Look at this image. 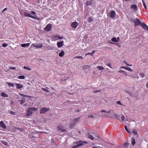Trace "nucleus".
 Instances as JSON below:
<instances>
[{
    "label": "nucleus",
    "instance_id": "f257e3e1",
    "mask_svg": "<svg viewBox=\"0 0 148 148\" xmlns=\"http://www.w3.org/2000/svg\"><path fill=\"white\" fill-rule=\"evenodd\" d=\"M38 108H29L27 110V115L28 116H30L34 112L37 111Z\"/></svg>",
    "mask_w": 148,
    "mask_h": 148
},
{
    "label": "nucleus",
    "instance_id": "f03ea898",
    "mask_svg": "<svg viewBox=\"0 0 148 148\" xmlns=\"http://www.w3.org/2000/svg\"><path fill=\"white\" fill-rule=\"evenodd\" d=\"M23 14L24 16H25L30 17L32 18L36 19L37 20H38L39 19V18L38 17H37L31 15L30 13L27 11L23 13Z\"/></svg>",
    "mask_w": 148,
    "mask_h": 148
},
{
    "label": "nucleus",
    "instance_id": "7ed1b4c3",
    "mask_svg": "<svg viewBox=\"0 0 148 148\" xmlns=\"http://www.w3.org/2000/svg\"><path fill=\"white\" fill-rule=\"evenodd\" d=\"M58 128L59 131H60L61 132H66L67 129H65L64 127L62 125H59L58 126Z\"/></svg>",
    "mask_w": 148,
    "mask_h": 148
},
{
    "label": "nucleus",
    "instance_id": "20e7f679",
    "mask_svg": "<svg viewBox=\"0 0 148 148\" xmlns=\"http://www.w3.org/2000/svg\"><path fill=\"white\" fill-rule=\"evenodd\" d=\"M76 143H78V144L77 145H76V146L77 147H79L83 145L84 143H88V142L85 141H78V142H76Z\"/></svg>",
    "mask_w": 148,
    "mask_h": 148
},
{
    "label": "nucleus",
    "instance_id": "39448f33",
    "mask_svg": "<svg viewBox=\"0 0 148 148\" xmlns=\"http://www.w3.org/2000/svg\"><path fill=\"white\" fill-rule=\"evenodd\" d=\"M49 110V108H47L45 107L42 108L40 110V113L41 114H44Z\"/></svg>",
    "mask_w": 148,
    "mask_h": 148
},
{
    "label": "nucleus",
    "instance_id": "423d86ee",
    "mask_svg": "<svg viewBox=\"0 0 148 148\" xmlns=\"http://www.w3.org/2000/svg\"><path fill=\"white\" fill-rule=\"evenodd\" d=\"M51 25L50 24H49L45 27V30L47 31H49L51 30Z\"/></svg>",
    "mask_w": 148,
    "mask_h": 148
},
{
    "label": "nucleus",
    "instance_id": "0eeeda50",
    "mask_svg": "<svg viewBox=\"0 0 148 148\" xmlns=\"http://www.w3.org/2000/svg\"><path fill=\"white\" fill-rule=\"evenodd\" d=\"M78 25V23L76 21L73 22L71 24V26L74 29H76Z\"/></svg>",
    "mask_w": 148,
    "mask_h": 148
},
{
    "label": "nucleus",
    "instance_id": "6e6552de",
    "mask_svg": "<svg viewBox=\"0 0 148 148\" xmlns=\"http://www.w3.org/2000/svg\"><path fill=\"white\" fill-rule=\"evenodd\" d=\"M135 25L136 26H138L139 24H140V21L138 18H136V20L134 21Z\"/></svg>",
    "mask_w": 148,
    "mask_h": 148
},
{
    "label": "nucleus",
    "instance_id": "1a4fd4ad",
    "mask_svg": "<svg viewBox=\"0 0 148 148\" xmlns=\"http://www.w3.org/2000/svg\"><path fill=\"white\" fill-rule=\"evenodd\" d=\"M142 27L145 29L148 30V26L144 23H141Z\"/></svg>",
    "mask_w": 148,
    "mask_h": 148
},
{
    "label": "nucleus",
    "instance_id": "9d476101",
    "mask_svg": "<svg viewBox=\"0 0 148 148\" xmlns=\"http://www.w3.org/2000/svg\"><path fill=\"white\" fill-rule=\"evenodd\" d=\"M15 84L16 88L18 89H20L23 87V85L20 84L16 83Z\"/></svg>",
    "mask_w": 148,
    "mask_h": 148
},
{
    "label": "nucleus",
    "instance_id": "9b49d317",
    "mask_svg": "<svg viewBox=\"0 0 148 148\" xmlns=\"http://www.w3.org/2000/svg\"><path fill=\"white\" fill-rule=\"evenodd\" d=\"M32 45L36 48H40L42 47V43H40L38 45L36 44L33 43L32 44Z\"/></svg>",
    "mask_w": 148,
    "mask_h": 148
},
{
    "label": "nucleus",
    "instance_id": "f8f14e48",
    "mask_svg": "<svg viewBox=\"0 0 148 148\" xmlns=\"http://www.w3.org/2000/svg\"><path fill=\"white\" fill-rule=\"evenodd\" d=\"M121 69H123L127 70L128 71L130 72H132L133 71V70L132 69L128 67L122 66L121 67Z\"/></svg>",
    "mask_w": 148,
    "mask_h": 148
},
{
    "label": "nucleus",
    "instance_id": "ddd939ff",
    "mask_svg": "<svg viewBox=\"0 0 148 148\" xmlns=\"http://www.w3.org/2000/svg\"><path fill=\"white\" fill-rule=\"evenodd\" d=\"M80 119V117L76 118L73 120L72 123L75 125L79 121Z\"/></svg>",
    "mask_w": 148,
    "mask_h": 148
},
{
    "label": "nucleus",
    "instance_id": "4468645a",
    "mask_svg": "<svg viewBox=\"0 0 148 148\" xmlns=\"http://www.w3.org/2000/svg\"><path fill=\"white\" fill-rule=\"evenodd\" d=\"M115 16V12L113 10H112L110 14V16L111 18H114Z\"/></svg>",
    "mask_w": 148,
    "mask_h": 148
},
{
    "label": "nucleus",
    "instance_id": "2eb2a0df",
    "mask_svg": "<svg viewBox=\"0 0 148 148\" xmlns=\"http://www.w3.org/2000/svg\"><path fill=\"white\" fill-rule=\"evenodd\" d=\"M131 8L134 9L135 11H137L138 9L137 6L135 4H133L131 6Z\"/></svg>",
    "mask_w": 148,
    "mask_h": 148
},
{
    "label": "nucleus",
    "instance_id": "dca6fc26",
    "mask_svg": "<svg viewBox=\"0 0 148 148\" xmlns=\"http://www.w3.org/2000/svg\"><path fill=\"white\" fill-rule=\"evenodd\" d=\"M63 42H64L63 41L60 42H58L57 44L58 47L59 48L63 46Z\"/></svg>",
    "mask_w": 148,
    "mask_h": 148
},
{
    "label": "nucleus",
    "instance_id": "f3484780",
    "mask_svg": "<svg viewBox=\"0 0 148 148\" xmlns=\"http://www.w3.org/2000/svg\"><path fill=\"white\" fill-rule=\"evenodd\" d=\"M10 130L14 132H15L17 131V128L14 127H10Z\"/></svg>",
    "mask_w": 148,
    "mask_h": 148
},
{
    "label": "nucleus",
    "instance_id": "a211bd4d",
    "mask_svg": "<svg viewBox=\"0 0 148 148\" xmlns=\"http://www.w3.org/2000/svg\"><path fill=\"white\" fill-rule=\"evenodd\" d=\"M0 126L4 129H5L6 127L5 125L4 124L2 121H1L0 122Z\"/></svg>",
    "mask_w": 148,
    "mask_h": 148
},
{
    "label": "nucleus",
    "instance_id": "6ab92c4d",
    "mask_svg": "<svg viewBox=\"0 0 148 148\" xmlns=\"http://www.w3.org/2000/svg\"><path fill=\"white\" fill-rule=\"evenodd\" d=\"M30 45L29 43H23L21 45V46L23 47H28Z\"/></svg>",
    "mask_w": 148,
    "mask_h": 148
},
{
    "label": "nucleus",
    "instance_id": "aec40b11",
    "mask_svg": "<svg viewBox=\"0 0 148 148\" xmlns=\"http://www.w3.org/2000/svg\"><path fill=\"white\" fill-rule=\"evenodd\" d=\"M113 116L114 117V118H115L116 119H118V120L120 118V117H121L119 115H118V114H114L113 115Z\"/></svg>",
    "mask_w": 148,
    "mask_h": 148
},
{
    "label": "nucleus",
    "instance_id": "412c9836",
    "mask_svg": "<svg viewBox=\"0 0 148 148\" xmlns=\"http://www.w3.org/2000/svg\"><path fill=\"white\" fill-rule=\"evenodd\" d=\"M64 51H62L59 53V55L60 57H62L64 55Z\"/></svg>",
    "mask_w": 148,
    "mask_h": 148
},
{
    "label": "nucleus",
    "instance_id": "4be33fe9",
    "mask_svg": "<svg viewBox=\"0 0 148 148\" xmlns=\"http://www.w3.org/2000/svg\"><path fill=\"white\" fill-rule=\"evenodd\" d=\"M1 96L3 97H8V95L6 93L3 92L1 94Z\"/></svg>",
    "mask_w": 148,
    "mask_h": 148
},
{
    "label": "nucleus",
    "instance_id": "5701e85b",
    "mask_svg": "<svg viewBox=\"0 0 148 148\" xmlns=\"http://www.w3.org/2000/svg\"><path fill=\"white\" fill-rule=\"evenodd\" d=\"M111 40L112 42H117L118 40H117L116 38L115 37H114L111 38Z\"/></svg>",
    "mask_w": 148,
    "mask_h": 148
},
{
    "label": "nucleus",
    "instance_id": "b1692460",
    "mask_svg": "<svg viewBox=\"0 0 148 148\" xmlns=\"http://www.w3.org/2000/svg\"><path fill=\"white\" fill-rule=\"evenodd\" d=\"M92 2L91 1H88L86 3V5H91L92 4Z\"/></svg>",
    "mask_w": 148,
    "mask_h": 148
},
{
    "label": "nucleus",
    "instance_id": "393cba45",
    "mask_svg": "<svg viewBox=\"0 0 148 148\" xmlns=\"http://www.w3.org/2000/svg\"><path fill=\"white\" fill-rule=\"evenodd\" d=\"M95 52V51L94 50L92 51L91 53H88L86 55V56L87 55L90 54L91 56H92L93 53Z\"/></svg>",
    "mask_w": 148,
    "mask_h": 148
},
{
    "label": "nucleus",
    "instance_id": "a878e982",
    "mask_svg": "<svg viewBox=\"0 0 148 148\" xmlns=\"http://www.w3.org/2000/svg\"><path fill=\"white\" fill-rule=\"evenodd\" d=\"M97 68L99 70H103L104 69V68L102 66H99L97 67Z\"/></svg>",
    "mask_w": 148,
    "mask_h": 148
},
{
    "label": "nucleus",
    "instance_id": "bb28decb",
    "mask_svg": "<svg viewBox=\"0 0 148 148\" xmlns=\"http://www.w3.org/2000/svg\"><path fill=\"white\" fill-rule=\"evenodd\" d=\"M88 137L90 139H91L92 140H93L94 139V138L93 136L90 134H88Z\"/></svg>",
    "mask_w": 148,
    "mask_h": 148
},
{
    "label": "nucleus",
    "instance_id": "cd10ccee",
    "mask_svg": "<svg viewBox=\"0 0 148 148\" xmlns=\"http://www.w3.org/2000/svg\"><path fill=\"white\" fill-rule=\"evenodd\" d=\"M18 78L20 79H24L25 78V76L24 75H20L18 77Z\"/></svg>",
    "mask_w": 148,
    "mask_h": 148
},
{
    "label": "nucleus",
    "instance_id": "c85d7f7f",
    "mask_svg": "<svg viewBox=\"0 0 148 148\" xmlns=\"http://www.w3.org/2000/svg\"><path fill=\"white\" fill-rule=\"evenodd\" d=\"M21 96H22L23 97H29V98H31L32 97L31 96H28V95H24V94H21V93H20L19 94Z\"/></svg>",
    "mask_w": 148,
    "mask_h": 148
},
{
    "label": "nucleus",
    "instance_id": "c756f323",
    "mask_svg": "<svg viewBox=\"0 0 148 148\" xmlns=\"http://www.w3.org/2000/svg\"><path fill=\"white\" fill-rule=\"evenodd\" d=\"M132 144L133 145H134L136 143L135 140L134 138H132Z\"/></svg>",
    "mask_w": 148,
    "mask_h": 148
},
{
    "label": "nucleus",
    "instance_id": "7c9ffc66",
    "mask_svg": "<svg viewBox=\"0 0 148 148\" xmlns=\"http://www.w3.org/2000/svg\"><path fill=\"white\" fill-rule=\"evenodd\" d=\"M125 130H126V131L128 133H130V134H131V132L130 131V130H129L127 128V127L126 126V125H125Z\"/></svg>",
    "mask_w": 148,
    "mask_h": 148
},
{
    "label": "nucleus",
    "instance_id": "2f4dec72",
    "mask_svg": "<svg viewBox=\"0 0 148 148\" xmlns=\"http://www.w3.org/2000/svg\"><path fill=\"white\" fill-rule=\"evenodd\" d=\"M2 143L5 145H8V143L5 141H1Z\"/></svg>",
    "mask_w": 148,
    "mask_h": 148
},
{
    "label": "nucleus",
    "instance_id": "473e14b6",
    "mask_svg": "<svg viewBox=\"0 0 148 148\" xmlns=\"http://www.w3.org/2000/svg\"><path fill=\"white\" fill-rule=\"evenodd\" d=\"M142 2H143V6H144V8H145V9L146 10H147V7H146L145 3L144 2L143 0H142Z\"/></svg>",
    "mask_w": 148,
    "mask_h": 148
},
{
    "label": "nucleus",
    "instance_id": "72a5a7b5",
    "mask_svg": "<svg viewBox=\"0 0 148 148\" xmlns=\"http://www.w3.org/2000/svg\"><path fill=\"white\" fill-rule=\"evenodd\" d=\"M88 22L89 23H91L92 20V18L91 17H89L88 18Z\"/></svg>",
    "mask_w": 148,
    "mask_h": 148
},
{
    "label": "nucleus",
    "instance_id": "f704fd0d",
    "mask_svg": "<svg viewBox=\"0 0 148 148\" xmlns=\"http://www.w3.org/2000/svg\"><path fill=\"white\" fill-rule=\"evenodd\" d=\"M75 125V124H74L72 123L69 126V128H70L71 129L73 128V127Z\"/></svg>",
    "mask_w": 148,
    "mask_h": 148
},
{
    "label": "nucleus",
    "instance_id": "c9c22d12",
    "mask_svg": "<svg viewBox=\"0 0 148 148\" xmlns=\"http://www.w3.org/2000/svg\"><path fill=\"white\" fill-rule=\"evenodd\" d=\"M140 76V77L142 78H143L144 76V74L143 73H139Z\"/></svg>",
    "mask_w": 148,
    "mask_h": 148
},
{
    "label": "nucleus",
    "instance_id": "e433bc0d",
    "mask_svg": "<svg viewBox=\"0 0 148 148\" xmlns=\"http://www.w3.org/2000/svg\"><path fill=\"white\" fill-rule=\"evenodd\" d=\"M17 130L21 132H24V130L23 129L20 128H17Z\"/></svg>",
    "mask_w": 148,
    "mask_h": 148
},
{
    "label": "nucleus",
    "instance_id": "4c0bfd02",
    "mask_svg": "<svg viewBox=\"0 0 148 148\" xmlns=\"http://www.w3.org/2000/svg\"><path fill=\"white\" fill-rule=\"evenodd\" d=\"M23 68L25 69H27V70H31V69L30 68H28L27 66H24L23 67Z\"/></svg>",
    "mask_w": 148,
    "mask_h": 148
},
{
    "label": "nucleus",
    "instance_id": "58836bf2",
    "mask_svg": "<svg viewBox=\"0 0 148 148\" xmlns=\"http://www.w3.org/2000/svg\"><path fill=\"white\" fill-rule=\"evenodd\" d=\"M74 58H79V59H83V58L81 56H77L75 57Z\"/></svg>",
    "mask_w": 148,
    "mask_h": 148
},
{
    "label": "nucleus",
    "instance_id": "ea45409f",
    "mask_svg": "<svg viewBox=\"0 0 148 148\" xmlns=\"http://www.w3.org/2000/svg\"><path fill=\"white\" fill-rule=\"evenodd\" d=\"M132 133L134 134V135H136L137 134V132L136 130H134L132 132Z\"/></svg>",
    "mask_w": 148,
    "mask_h": 148
},
{
    "label": "nucleus",
    "instance_id": "a19ab883",
    "mask_svg": "<svg viewBox=\"0 0 148 148\" xmlns=\"http://www.w3.org/2000/svg\"><path fill=\"white\" fill-rule=\"evenodd\" d=\"M25 99H22L21 101V102L20 103V104H22L23 103L25 102Z\"/></svg>",
    "mask_w": 148,
    "mask_h": 148
},
{
    "label": "nucleus",
    "instance_id": "79ce46f5",
    "mask_svg": "<svg viewBox=\"0 0 148 148\" xmlns=\"http://www.w3.org/2000/svg\"><path fill=\"white\" fill-rule=\"evenodd\" d=\"M101 90H95L94 91H93V92L95 93H97V92H101Z\"/></svg>",
    "mask_w": 148,
    "mask_h": 148
},
{
    "label": "nucleus",
    "instance_id": "37998d69",
    "mask_svg": "<svg viewBox=\"0 0 148 148\" xmlns=\"http://www.w3.org/2000/svg\"><path fill=\"white\" fill-rule=\"evenodd\" d=\"M125 119V116L123 115L121 117V119L122 121H124Z\"/></svg>",
    "mask_w": 148,
    "mask_h": 148
},
{
    "label": "nucleus",
    "instance_id": "c03bdc74",
    "mask_svg": "<svg viewBox=\"0 0 148 148\" xmlns=\"http://www.w3.org/2000/svg\"><path fill=\"white\" fill-rule=\"evenodd\" d=\"M123 62L125 63V64L127 66H132V64H128L127 63L126 61H125Z\"/></svg>",
    "mask_w": 148,
    "mask_h": 148
},
{
    "label": "nucleus",
    "instance_id": "a18cd8bd",
    "mask_svg": "<svg viewBox=\"0 0 148 148\" xmlns=\"http://www.w3.org/2000/svg\"><path fill=\"white\" fill-rule=\"evenodd\" d=\"M123 62L125 63V64L127 66H132V64H128L127 63L126 61H125Z\"/></svg>",
    "mask_w": 148,
    "mask_h": 148
},
{
    "label": "nucleus",
    "instance_id": "49530a36",
    "mask_svg": "<svg viewBox=\"0 0 148 148\" xmlns=\"http://www.w3.org/2000/svg\"><path fill=\"white\" fill-rule=\"evenodd\" d=\"M8 46V44L5 43L3 44L2 46L3 47H6Z\"/></svg>",
    "mask_w": 148,
    "mask_h": 148
},
{
    "label": "nucleus",
    "instance_id": "de8ad7c7",
    "mask_svg": "<svg viewBox=\"0 0 148 148\" xmlns=\"http://www.w3.org/2000/svg\"><path fill=\"white\" fill-rule=\"evenodd\" d=\"M42 90H43L44 91L47 92H49V91L48 90H47L45 88H42Z\"/></svg>",
    "mask_w": 148,
    "mask_h": 148
},
{
    "label": "nucleus",
    "instance_id": "09e8293b",
    "mask_svg": "<svg viewBox=\"0 0 148 148\" xmlns=\"http://www.w3.org/2000/svg\"><path fill=\"white\" fill-rule=\"evenodd\" d=\"M31 14L32 15H36L35 12L34 11H31Z\"/></svg>",
    "mask_w": 148,
    "mask_h": 148
},
{
    "label": "nucleus",
    "instance_id": "8fccbe9b",
    "mask_svg": "<svg viewBox=\"0 0 148 148\" xmlns=\"http://www.w3.org/2000/svg\"><path fill=\"white\" fill-rule=\"evenodd\" d=\"M107 66H108L110 68H112V67H111V64L110 63H108L107 64Z\"/></svg>",
    "mask_w": 148,
    "mask_h": 148
},
{
    "label": "nucleus",
    "instance_id": "3c124183",
    "mask_svg": "<svg viewBox=\"0 0 148 148\" xmlns=\"http://www.w3.org/2000/svg\"><path fill=\"white\" fill-rule=\"evenodd\" d=\"M14 85L15 84H14L10 83V86L13 87Z\"/></svg>",
    "mask_w": 148,
    "mask_h": 148
},
{
    "label": "nucleus",
    "instance_id": "603ef678",
    "mask_svg": "<svg viewBox=\"0 0 148 148\" xmlns=\"http://www.w3.org/2000/svg\"><path fill=\"white\" fill-rule=\"evenodd\" d=\"M122 73L123 75H124L125 76H127V73H126V72L124 71H123Z\"/></svg>",
    "mask_w": 148,
    "mask_h": 148
},
{
    "label": "nucleus",
    "instance_id": "864d4df0",
    "mask_svg": "<svg viewBox=\"0 0 148 148\" xmlns=\"http://www.w3.org/2000/svg\"><path fill=\"white\" fill-rule=\"evenodd\" d=\"M116 103L118 104H119V105H122V104H121V102L119 101H117L116 102Z\"/></svg>",
    "mask_w": 148,
    "mask_h": 148
},
{
    "label": "nucleus",
    "instance_id": "5fc2aeb1",
    "mask_svg": "<svg viewBox=\"0 0 148 148\" xmlns=\"http://www.w3.org/2000/svg\"><path fill=\"white\" fill-rule=\"evenodd\" d=\"M10 114H11L12 115H14L15 114V113L14 112L12 111L10 112Z\"/></svg>",
    "mask_w": 148,
    "mask_h": 148
},
{
    "label": "nucleus",
    "instance_id": "6e6d98bb",
    "mask_svg": "<svg viewBox=\"0 0 148 148\" xmlns=\"http://www.w3.org/2000/svg\"><path fill=\"white\" fill-rule=\"evenodd\" d=\"M125 91L127 93H130V91H129V90H125Z\"/></svg>",
    "mask_w": 148,
    "mask_h": 148
},
{
    "label": "nucleus",
    "instance_id": "4d7b16f0",
    "mask_svg": "<svg viewBox=\"0 0 148 148\" xmlns=\"http://www.w3.org/2000/svg\"><path fill=\"white\" fill-rule=\"evenodd\" d=\"M124 71L123 70H120L118 71V73H123Z\"/></svg>",
    "mask_w": 148,
    "mask_h": 148
},
{
    "label": "nucleus",
    "instance_id": "13d9d810",
    "mask_svg": "<svg viewBox=\"0 0 148 148\" xmlns=\"http://www.w3.org/2000/svg\"><path fill=\"white\" fill-rule=\"evenodd\" d=\"M15 69V68L14 67H10V69L14 70Z\"/></svg>",
    "mask_w": 148,
    "mask_h": 148
},
{
    "label": "nucleus",
    "instance_id": "bf43d9fd",
    "mask_svg": "<svg viewBox=\"0 0 148 148\" xmlns=\"http://www.w3.org/2000/svg\"><path fill=\"white\" fill-rule=\"evenodd\" d=\"M101 112H107L105 110H102L101 111Z\"/></svg>",
    "mask_w": 148,
    "mask_h": 148
},
{
    "label": "nucleus",
    "instance_id": "052dcab7",
    "mask_svg": "<svg viewBox=\"0 0 148 148\" xmlns=\"http://www.w3.org/2000/svg\"><path fill=\"white\" fill-rule=\"evenodd\" d=\"M77 147L76 146V145H75V146H72V148H76L77 147Z\"/></svg>",
    "mask_w": 148,
    "mask_h": 148
},
{
    "label": "nucleus",
    "instance_id": "680f3d73",
    "mask_svg": "<svg viewBox=\"0 0 148 148\" xmlns=\"http://www.w3.org/2000/svg\"><path fill=\"white\" fill-rule=\"evenodd\" d=\"M117 40H118V42L120 40V38L118 37L116 38Z\"/></svg>",
    "mask_w": 148,
    "mask_h": 148
},
{
    "label": "nucleus",
    "instance_id": "e2e57ef3",
    "mask_svg": "<svg viewBox=\"0 0 148 148\" xmlns=\"http://www.w3.org/2000/svg\"><path fill=\"white\" fill-rule=\"evenodd\" d=\"M58 38L59 39H62L63 38V37H61L60 36H59L58 37Z\"/></svg>",
    "mask_w": 148,
    "mask_h": 148
},
{
    "label": "nucleus",
    "instance_id": "0e129e2a",
    "mask_svg": "<svg viewBox=\"0 0 148 148\" xmlns=\"http://www.w3.org/2000/svg\"><path fill=\"white\" fill-rule=\"evenodd\" d=\"M146 87L147 88H148V83L146 84Z\"/></svg>",
    "mask_w": 148,
    "mask_h": 148
},
{
    "label": "nucleus",
    "instance_id": "69168bd1",
    "mask_svg": "<svg viewBox=\"0 0 148 148\" xmlns=\"http://www.w3.org/2000/svg\"><path fill=\"white\" fill-rule=\"evenodd\" d=\"M7 10V8H5L3 11V12L4 11L6 10Z\"/></svg>",
    "mask_w": 148,
    "mask_h": 148
},
{
    "label": "nucleus",
    "instance_id": "338daca9",
    "mask_svg": "<svg viewBox=\"0 0 148 148\" xmlns=\"http://www.w3.org/2000/svg\"><path fill=\"white\" fill-rule=\"evenodd\" d=\"M111 111V110H109V111H108V112H107V113H109Z\"/></svg>",
    "mask_w": 148,
    "mask_h": 148
},
{
    "label": "nucleus",
    "instance_id": "774afa93",
    "mask_svg": "<svg viewBox=\"0 0 148 148\" xmlns=\"http://www.w3.org/2000/svg\"><path fill=\"white\" fill-rule=\"evenodd\" d=\"M80 111V110L79 109L77 110V111H75L76 112H79Z\"/></svg>",
    "mask_w": 148,
    "mask_h": 148
}]
</instances>
